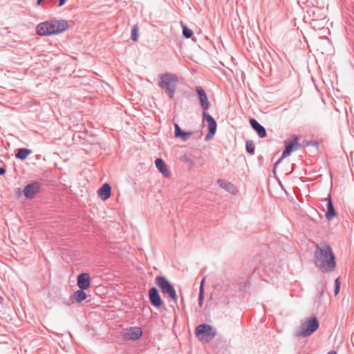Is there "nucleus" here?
<instances>
[{"instance_id": "1", "label": "nucleus", "mask_w": 354, "mask_h": 354, "mask_svg": "<svg viewBox=\"0 0 354 354\" xmlns=\"http://www.w3.org/2000/svg\"><path fill=\"white\" fill-rule=\"evenodd\" d=\"M314 262L322 272H332L336 267L335 256L332 248L326 243L317 244L314 252Z\"/></svg>"}, {"instance_id": "2", "label": "nucleus", "mask_w": 354, "mask_h": 354, "mask_svg": "<svg viewBox=\"0 0 354 354\" xmlns=\"http://www.w3.org/2000/svg\"><path fill=\"white\" fill-rule=\"evenodd\" d=\"M68 27L66 20H48L40 23L37 26V33L41 36L55 35L66 30Z\"/></svg>"}, {"instance_id": "3", "label": "nucleus", "mask_w": 354, "mask_h": 354, "mask_svg": "<svg viewBox=\"0 0 354 354\" xmlns=\"http://www.w3.org/2000/svg\"><path fill=\"white\" fill-rule=\"evenodd\" d=\"M178 81V77L175 74L165 73L158 75V85L170 99H173Z\"/></svg>"}, {"instance_id": "4", "label": "nucleus", "mask_w": 354, "mask_h": 354, "mask_svg": "<svg viewBox=\"0 0 354 354\" xmlns=\"http://www.w3.org/2000/svg\"><path fill=\"white\" fill-rule=\"evenodd\" d=\"M319 326V323L317 317H308L301 324L299 328L295 333V335L303 337L310 336L318 329Z\"/></svg>"}, {"instance_id": "5", "label": "nucleus", "mask_w": 354, "mask_h": 354, "mask_svg": "<svg viewBox=\"0 0 354 354\" xmlns=\"http://www.w3.org/2000/svg\"><path fill=\"white\" fill-rule=\"evenodd\" d=\"M155 282L160 288L161 292L165 295H167L168 297L177 305L178 296L169 281L164 276H157L155 279Z\"/></svg>"}, {"instance_id": "6", "label": "nucleus", "mask_w": 354, "mask_h": 354, "mask_svg": "<svg viewBox=\"0 0 354 354\" xmlns=\"http://www.w3.org/2000/svg\"><path fill=\"white\" fill-rule=\"evenodd\" d=\"M285 149L283 151L282 156L280 158L274 163L273 172L275 173L277 167L278 165L284 159L290 155V153L300 148V144L299 143V138L296 136H294L288 139H286L284 141Z\"/></svg>"}, {"instance_id": "7", "label": "nucleus", "mask_w": 354, "mask_h": 354, "mask_svg": "<svg viewBox=\"0 0 354 354\" xmlns=\"http://www.w3.org/2000/svg\"><path fill=\"white\" fill-rule=\"evenodd\" d=\"M195 335L201 340L209 342L216 335L214 328L207 324H201L195 328Z\"/></svg>"}, {"instance_id": "8", "label": "nucleus", "mask_w": 354, "mask_h": 354, "mask_svg": "<svg viewBox=\"0 0 354 354\" xmlns=\"http://www.w3.org/2000/svg\"><path fill=\"white\" fill-rule=\"evenodd\" d=\"M203 120H205L208 124V133L205 137V140H210L216 133L217 124L212 115L207 111H203Z\"/></svg>"}, {"instance_id": "9", "label": "nucleus", "mask_w": 354, "mask_h": 354, "mask_svg": "<svg viewBox=\"0 0 354 354\" xmlns=\"http://www.w3.org/2000/svg\"><path fill=\"white\" fill-rule=\"evenodd\" d=\"M196 91L198 97L201 108L203 109V111H207L210 108L211 104L208 100L205 90L201 86H196Z\"/></svg>"}, {"instance_id": "10", "label": "nucleus", "mask_w": 354, "mask_h": 354, "mask_svg": "<svg viewBox=\"0 0 354 354\" xmlns=\"http://www.w3.org/2000/svg\"><path fill=\"white\" fill-rule=\"evenodd\" d=\"M149 299L151 304L156 308H160L163 304L159 291L155 287L149 288Z\"/></svg>"}, {"instance_id": "11", "label": "nucleus", "mask_w": 354, "mask_h": 354, "mask_svg": "<svg viewBox=\"0 0 354 354\" xmlns=\"http://www.w3.org/2000/svg\"><path fill=\"white\" fill-rule=\"evenodd\" d=\"M41 188L40 183L35 181L24 187V194L27 198H32L38 193Z\"/></svg>"}, {"instance_id": "12", "label": "nucleus", "mask_w": 354, "mask_h": 354, "mask_svg": "<svg viewBox=\"0 0 354 354\" xmlns=\"http://www.w3.org/2000/svg\"><path fill=\"white\" fill-rule=\"evenodd\" d=\"M142 335V329L140 327L131 326L124 333V338L127 340H137Z\"/></svg>"}, {"instance_id": "13", "label": "nucleus", "mask_w": 354, "mask_h": 354, "mask_svg": "<svg viewBox=\"0 0 354 354\" xmlns=\"http://www.w3.org/2000/svg\"><path fill=\"white\" fill-rule=\"evenodd\" d=\"M80 289L87 290L91 286L90 274L86 272L80 273L77 278Z\"/></svg>"}, {"instance_id": "14", "label": "nucleus", "mask_w": 354, "mask_h": 354, "mask_svg": "<svg viewBox=\"0 0 354 354\" xmlns=\"http://www.w3.org/2000/svg\"><path fill=\"white\" fill-rule=\"evenodd\" d=\"M250 124L252 128L256 131L259 138H264L267 136L266 130L257 120L254 118L250 119Z\"/></svg>"}, {"instance_id": "15", "label": "nucleus", "mask_w": 354, "mask_h": 354, "mask_svg": "<svg viewBox=\"0 0 354 354\" xmlns=\"http://www.w3.org/2000/svg\"><path fill=\"white\" fill-rule=\"evenodd\" d=\"M326 208L327 211L325 214L326 218L328 221H331L337 216V214L331 199L330 194L328 195Z\"/></svg>"}, {"instance_id": "16", "label": "nucleus", "mask_w": 354, "mask_h": 354, "mask_svg": "<svg viewBox=\"0 0 354 354\" xmlns=\"http://www.w3.org/2000/svg\"><path fill=\"white\" fill-rule=\"evenodd\" d=\"M217 184L224 189L226 192L232 194H236L237 192V189L236 187L229 181H226L222 179H218L217 180Z\"/></svg>"}, {"instance_id": "17", "label": "nucleus", "mask_w": 354, "mask_h": 354, "mask_svg": "<svg viewBox=\"0 0 354 354\" xmlns=\"http://www.w3.org/2000/svg\"><path fill=\"white\" fill-rule=\"evenodd\" d=\"M155 165L157 169L165 177H169L170 172L167 169V165L162 158H158L155 160Z\"/></svg>"}, {"instance_id": "18", "label": "nucleus", "mask_w": 354, "mask_h": 354, "mask_svg": "<svg viewBox=\"0 0 354 354\" xmlns=\"http://www.w3.org/2000/svg\"><path fill=\"white\" fill-rule=\"evenodd\" d=\"M100 198L105 201L108 199L111 194V187L108 183H104L97 191Z\"/></svg>"}, {"instance_id": "19", "label": "nucleus", "mask_w": 354, "mask_h": 354, "mask_svg": "<svg viewBox=\"0 0 354 354\" xmlns=\"http://www.w3.org/2000/svg\"><path fill=\"white\" fill-rule=\"evenodd\" d=\"M174 135L176 138H180L183 141H187L189 137L192 134V131H183L178 124H175Z\"/></svg>"}, {"instance_id": "20", "label": "nucleus", "mask_w": 354, "mask_h": 354, "mask_svg": "<svg viewBox=\"0 0 354 354\" xmlns=\"http://www.w3.org/2000/svg\"><path fill=\"white\" fill-rule=\"evenodd\" d=\"M32 153V151L27 148H19L17 149L15 157L20 160H26L27 157Z\"/></svg>"}, {"instance_id": "21", "label": "nucleus", "mask_w": 354, "mask_h": 354, "mask_svg": "<svg viewBox=\"0 0 354 354\" xmlns=\"http://www.w3.org/2000/svg\"><path fill=\"white\" fill-rule=\"evenodd\" d=\"M84 290L80 289L75 291L73 293L72 298L77 303L83 301L86 299L87 297L86 292Z\"/></svg>"}, {"instance_id": "22", "label": "nucleus", "mask_w": 354, "mask_h": 354, "mask_svg": "<svg viewBox=\"0 0 354 354\" xmlns=\"http://www.w3.org/2000/svg\"><path fill=\"white\" fill-rule=\"evenodd\" d=\"M245 150L250 155L254 154L255 146L252 140H247L245 143Z\"/></svg>"}, {"instance_id": "23", "label": "nucleus", "mask_w": 354, "mask_h": 354, "mask_svg": "<svg viewBox=\"0 0 354 354\" xmlns=\"http://www.w3.org/2000/svg\"><path fill=\"white\" fill-rule=\"evenodd\" d=\"M183 27V35L185 38L189 39L193 35V32L191 29L188 28L185 25H182Z\"/></svg>"}, {"instance_id": "24", "label": "nucleus", "mask_w": 354, "mask_h": 354, "mask_svg": "<svg viewBox=\"0 0 354 354\" xmlns=\"http://www.w3.org/2000/svg\"><path fill=\"white\" fill-rule=\"evenodd\" d=\"M138 28L137 25H134L131 29V38L133 41H137L138 39Z\"/></svg>"}, {"instance_id": "25", "label": "nucleus", "mask_w": 354, "mask_h": 354, "mask_svg": "<svg viewBox=\"0 0 354 354\" xmlns=\"http://www.w3.org/2000/svg\"><path fill=\"white\" fill-rule=\"evenodd\" d=\"M306 146H312L315 147L316 149H318L319 143L316 140H310L306 142Z\"/></svg>"}, {"instance_id": "26", "label": "nucleus", "mask_w": 354, "mask_h": 354, "mask_svg": "<svg viewBox=\"0 0 354 354\" xmlns=\"http://www.w3.org/2000/svg\"><path fill=\"white\" fill-rule=\"evenodd\" d=\"M204 300V292L199 291V295H198V305L199 306H202L203 304Z\"/></svg>"}, {"instance_id": "27", "label": "nucleus", "mask_w": 354, "mask_h": 354, "mask_svg": "<svg viewBox=\"0 0 354 354\" xmlns=\"http://www.w3.org/2000/svg\"><path fill=\"white\" fill-rule=\"evenodd\" d=\"M204 283H205V278H203L201 281V284H200V290L199 291H202L204 292Z\"/></svg>"}, {"instance_id": "28", "label": "nucleus", "mask_w": 354, "mask_h": 354, "mask_svg": "<svg viewBox=\"0 0 354 354\" xmlns=\"http://www.w3.org/2000/svg\"><path fill=\"white\" fill-rule=\"evenodd\" d=\"M339 290H340V286H335V288H334L335 295H337L339 293Z\"/></svg>"}, {"instance_id": "29", "label": "nucleus", "mask_w": 354, "mask_h": 354, "mask_svg": "<svg viewBox=\"0 0 354 354\" xmlns=\"http://www.w3.org/2000/svg\"><path fill=\"white\" fill-rule=\"evenodd\" d=\"M6 168H4V167H0V175H1H1H3V174H6Z\"/></svg>"}, {"instance_id": "30", "label": "nucleus", "mask_w": 354, "mask_h": 354, "mask_svg": "<svg viewBox=\"0 0 354 354\" xmlns=\"http://www.w3.org/2000/svg\"><path fill=\"white\" fill-rule=\"evenodd\" d=\"M340 285H341L340 279H339V277H338L335 281V286H340Z\"/></svg>"}, {"instance_id": "31", "label": "nucleus", "mask_w": 354, "mask_h": 354, "mask_svg": "<svg viewBox=\"0 0 354 354\" xmlns=\"http://www.w3.org/2000/svg\"><path fill=\"white\" fill-rule=\"evenodd\" d=\"M66 2V0H59L58 6H62Z\"/></svg>"}, {"instance_id": "32", "label": "nucleus", "mask_w": 354, "mask_h": 354, "mask_svg": "<svg viewBox=\"0 0 354 354\" xmlns=\"http://www.w3.org/2000/svg\"><path fill=\"white\" fill-rule=\"evenodd\" d=\"M43 1H44V0H37V6L40 5Z\"/></svg>"}]
</instances>
